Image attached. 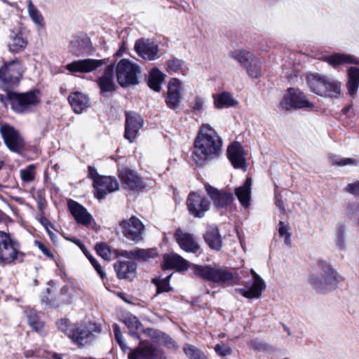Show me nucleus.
Returning a JSON list of instances; mask_svg holds the SVG:
<instances>
[{
    "label": "nucleus",
    "mask_w": 359,
    "mask_h": 359,
    "mask_svg": "<svg viewBox=\"0 0 359 359\" xmlns=\"http://www.w3.org/2000/svg\"><path fill=\"white\" fill-rule=\"evenodd\" d=\"M215 352L221 356L230 355L231 352L230 347L224 344H217L215 347Z\"/></svg>",
    "instance_id": "nucleus-54"
},
{
    "label": "nucleus",
    "mask_w": 359,
    "mask_h": 359,
    "mask_svg": "<svg viewBox=\"0 0 359 359\" xmlns=\"http://www.w3.org/2000/svg\"><path fill=\"white\" fill-rule=\"evenodd\" d=\"M309 281L316 290L327 292L333 290L339 280L337 272L331 268L330 265L324 264L321 267V273L311 275Z\"/></svg>",
    "instance_id": "nucleus-7"
},
{
    "label": "nucleus",
    "mask_w": 359,
    "mask_h": 359,
    "mask_svg": "<svg viewBox=\"0 0 359 359\" xmlns=\"http://www.w3.org/2000/svg\"><path fill=\"white\" fill-rule=\"evenodd\" d=\"M227 156L235 168L245 169V152L239 142H235L228 147Z\"/></svg>",
    "instance_id": "nucleus-22"
},
{
    "label": "nucleus",
    "mask_w": 359,
    "mask_h": 359,
    "mask_svg": "<svg viewBox=\"0 0 359 359\" xmlns=\"http://www.w3.org/2000/svg\"><path fill=\"white\" fill-rule=\"evenodd\" d=\"M27 45V41L21 33L14 34L11 36L8 43V50L11 53H18L25 50Z\"/></svg>",
    "instance_id": "nucleus-37"
},
{
    "label": "nucleus",
    "mask_w": 359,
    "mask_h": 359,
    "mask_svg": "<svg viewBox=\"0 0 359 359\" xmlns=\"http://www.w3.org/2000/svg\"><path fill=\"white\" fill-rule=\"evenodd\" d=\"M86 256L90 262L91 264L93 266L94 269L97 271V273L100 275L102 279H104L107 277L106 273L103 271L101 265L98 263V262L90 255L86 253Z\"/></svg>",
    "instance_id": "nucleus-53"
},
{
    "label": "nucleus",
    "mask_w": 359,
    "mask_h": 359,
    "mask_svg": "<svg viewBox=\"0 0 359 359\" xmlns=\"http://www.w3.org/2000/svg\"><path fill=\"white\" fill-rule=\"evenodd\" d=\"M307 84L312 92L322 97H338L341 95V83L339 81L319 74H310Z\"/></svg>",
    "instance_id": "nucleus-2"
},
{
    "label": "nucleus",
    "mask_w": 359,
    "mask_h": 359,
    "mask_svg": "<svg viewBox=\"0 0 359 359\" xmlns=\"http://www.w3.org/2000/svg\"><path fill=\"white\" fill-rule=\"evenodd\" d=\"M128 359H166L163 352L150 344L140 343L138 348L131 351Z\"/></svg>",
    "instance_id": "nucleus-16"
},
{
    "label": "nucleus",
    "mask_w": 359,
    "mask_h": 359,
    "mask_svg": "<svg viewBox=\"0 0 359 359\" xmlns=\"http://www.w3.org/2000/svg\"><path fill=\"white\" fill-rule=\"evenodd\" d=\"M113 330L114 332L115 339L120 346L121 348L123 351H126L127 350L130 349V348L125 344L123 341V337L120 327L117 324H114L113 325Z\"/></svg>",
    "instance_id": "nucleus-50"
},
{
    "label": "nucleus",
    "mask_w": 359,
    "mask_h": 359,
    "mask_svg": "<svg viewBox=\"0 0 359 359\" xmlns=\"http://www.w3.org/2000/svg\"><path fill=\"white\" fill-rule=\"evenodd\" d=\"M57 326L60 331L70 338L71 335L73 334L72 332L75 324H71L67 319L63 318L57 322Z\"/></svg>",
    "instance_id": "nucleus-47"
},
{
    "label": "nucleus",
    "mask_w": 359,
    "mask_h": 359,
    "mask_svg": "<svg viewBox=\"0 0 359 359\" xmlns=\"http://www.w3.org/2000/svg\"><path fill=\"white\" fill-rule=\"evenodd\" d=\"M69 102L76 114L81 113L89 107V98L82 93L74 92L69 95Z\"/></svg>",
    "instance_id": "nucleus-31"
},
{
    "label": "nucleus",
    "mask_w": 359,
    "mask_h": 359,
    "mask_svg": "<svg viewBox=\"0 0 359 359\" xmlns=\"http://www.w3.org/2000/svg\"><path fill=\"white\" fill-rule=\"evenodd\" d=\"M140 67L127 59H122L116 65L117 81L122 87L138 84Z\"/></svg>",
    "instance_id": "nucleus-6"
},
{
    "label": "nucleus",
    "mask_w": 359,
    "mask_h": 359,
    "mask_svg": "<svg viewBox=\"0 0 359 359\" xmlns=\"http://www.w3.org/2000/svg\"><path fill=\"white\" fill-rule=\"evenodd\" d=\"M278 233H279L280 236H282V237L285 236L287 234H291L289 232V226H288V225H286L282 221L279 222Z\"/></svg>",
    "instance_id": "nucleus-57"
},
{
    "label": "nucleus",
    "mask_w": 359,
    "mask_h": 359,
    "mask_svg": "<svg viewBox=\"0 0 359 359\" xmlns=\"http://www.w3.org/2000/svg\"><path fill=\"white\" fill-rule=\"evenodd\" d=\"M250 273L252 276L253 282L250 284V282L247 283L245 288L236 289L242 296L247 299H258L262 296V292L266 288V285L264 280L255 271L254 269L250 270Z\"/></svg>",
    "instance_id": "nucleus-14"
},
{
    "label": "nucleus",
    "mask_w": 359,
    "mask_h": 359,
    "mask_svg": "<svg viewBox=\"0 0 359 359\" xmlns=\"http://www.w3.org/2000/svg\"><path fill=\"white\" fill-rule=\"evenodd\" d=\"M35 165H29L26 168L20 170V175L21 180L26 183L31 182L35 178Z\"/></svg>",
    "instance_id": "nucleus-46"
},
{
    "label": "nucleus",
    "mask_w": 359,
    "mask_h": 359,
    "mask_svg": "<svg viewBox=\"0 0 359 359\" xmlns=\"http://www.w3.org/2000/svg\"><path fill=\"white\" fill-rule=\"evenodd\" d=\"M35 245L42 251V252L49 257H53V255L50 250L40 241H36Z\"/></svg>",
    "instance_id": "nucleus-58"
},
{
    "label": "nucleus",
    "mask_w": 359,
    "mask_h": 359,
    "mask_svg": "<svg viewBox=\"0 0 359 359\" xmlns=\"http://www.w3.org/2000/svg\"><path fill=\"white\" fill-rule=\"evenodd\" d=\"M183 349L184 353L191 359H208L204 353L193 345L187 344Z\"/></svg>",
    "instance_id": "nucleus-45"
},
{
    "label": "nucleus",
    "mask_w": 359,
    "mask_h": 359,
    "mask_svg": "<svg viewBox=\"0 0 359 359\" xmlns=\"http://www.w3.org/2000/svg\"><path fill=\"white\" fill-rule=\"evenodd\" d=\"M88 177L93 180V184H95V180L101 176L98 175L97 170L94 167L88 166Z\"/></svg>",
    "instance_id": "nucleus-59"
},
{
    "label": "nucleus",
    "mask_w": 359,
    "mask_h": 359,
    "mask_svg": "<svg viewBox=\"0 0 359 359\" xmlns=\"http://www.w3.org/2000/svg\"><path fill=\"white\" fill-rule=\"evenodd\" d=\"M114 67L109 65L104 69V74L97 80V84L102 93L113 92L115 90V83L114 81Z\"/></svg>",
    "instance_id": "nucleus-27"
},
{
    "label": "nucleus",
    "mask_w": 359,
    "mask_h": 359,
    "mask_svg": "<svg viewBox=\"0 0 359 359\" xmlns=\"http://www.w3.org/2000/svg\"><path fill=\"white\" fill-rule=\"evenodd\" d=\"M117 277L132 280L136 276L137 264L132 261H123L114 264Z\"/></svg>",
    "instance_id": "nucleus-26"
},
{
    "label": "nucleus",
    "mask_w": 359,
    "mask_h": 359,
    "mask_svg": "<svg viewBox=\"0 0 359 359\" xmlns=\"http://www.w3.org/2000/svg\"><path fill=\"white\" fill-rule=\"evenodd\" d=\"M222 140L208 124H203L194 142L192 158L201 167L217 158L222 151Z\"/></svg>",
    "instance_id": "nucleus-1"
},
{
    "label": "nucleus",
    "mask_w": 359,
    "mask_h": 359,
    "mask_svg": "<svg viewBox=\"0 0 359 359\" xmlns=\"http://www.w3.org/2000/svg\"><path fill=\"white\" fill-rule=\"evenodd\" d=\"M164 80L163 74L156 68L153 69L149 74L148 85L154 90L158 92Z\"/></svg>",
    "instance_id": "nucleus-41"
},
{
    "label": "nucleus",
    "mask_w": 359,
    "mask_h": 359,
    "mask_svg": "<svg viewBox=\"0 0 359 359\" xmlns=\"http://www.w3.org/2000/svg\"><path fill=\"white\" fill-rule=\"evenodd\" d=\"M88 43H89L88 39H82L81 41L76 40L74 41H72L71 43L72 46H71L70 50L74 55L79 56V55L83 53L85 48L84 47H82V48L79 47L78 48H74V46L78 45V46H80L82 44V45H84L85 46H88Z\"/></svg>",
    "instance_id": "nucleus-52"
},
{
    "label": "nucleus",
    "mask_w": 359,
    "mask_h": 359,
    "mask_svg": "<svg viewBox=\"0 0 359 359\" xmlns=\"http://www.w3.org/2000/svg\"><path fill=\"white\" fill-rule=\"evenodd\" d=\"M181 82L177 79H172L168 84L165 102L169 108L176 109L181 100Z\"/></svg>",
    "instance_id": "nucleus-25"
},
{
    "label": "nucleus",
    "mask_w": 359,
    "mask_h": 359,
    "mask_svg": "<svg viewBox=\"0 0 359 359\" xmlns=\"http://www.w3.org/2000/svg\"><path fill=\"white\" fill-rule=\"evenodd\" d=\"M119 229L123 235L129 241L139 243L142 240V233L144 226L135 216L128 219H123L118 223Z\"/></svg>",
    "instance_id": "nucleus-11"
},
{
    "label": "nucleus",
    "mask_w": 359,
    "mask_h": 359,
    "mask_svg": "<svg viewBox=\"0 0 359 359\" xmlns=\"http://www.w3.org/2000/svg\"><path fill=\"white\" fill-rule=\"evenodd\" d=\"M109 59H84L74 61L66 65V69L72 73H88L103 66H107Z\"/></svg>",
    "instance_id": "nucleus-13"
},
{
    "label": "nucleus",
    "mask_w": 359,
    "mask_h": 359,
    "mask_svg": "<svg viewBox=\"0 0 359 359\" xmlns=\"http://www.w3.org/2000/svg\"><path fill=\"white\" fill-rule=\"evenodd\" d=\"M172 276V274L167 276L163 278H154L152 282L156 286V293H162L165 292H169L172 288L169 285V281Z\"/></svg>",
    "instance_id": "nucleus-44"
},
{
    "label": "nucleus",
    "mask_w": 359,
    "mask_h": 359,
    "mask_svg": "<svg viewBox=\"0 0 359 359\" xmlns=\"http://www.w3.org/2000/svg\"><path fill=\"white\" fill-rule=\"evenodd\" d=\"M27 11L29 18L35 24L38 29H43L45 27L44 18L41 13L32 4V0L27 1Z\"/></svg>",
    "instance_id": "nucleus-39"
},
{
    "label": "nucleus",
    "mask_w": 359,
    "mask_h": 359,
    "mask_svg": "<svg viewBox=\"0 0 359 359\" xmlns=\"http://www.w3.org/2000/svg\"><path fill=\"white\" fill-rule=\"evenodd\" d=\"M95 188V196L97 198L102 200L108 194L117 191L119 184L115 177L111 176H102L95 180L93 184Z\"/></svg>",
    "instance_id": "nucleus-15"
},
{
    "label": "nucleus",
    "mask_w": 359,
    "mask_h": 359,
    "mask_svg": "<svg viewBox=\"0 0 359 359\" xmlns=\"http://www.w3.org/2000/svg\"><path fill=\"white\" fill-rule=\"evenodd\" d=\"M280 106L283 109L290 110L291 109L312 108L313 104L309 102L304 93L299 89L290 88L280 102Z\"/></svg>",
    "instance_id": "nucleus-10"
},
{
    "label": "nucleus",
    "mask_w": 359,
    "mask_h": 359,
    "mask_svg": "<svg viewBox=\"0 0 359 359\" xmlns=\"http://www.w3.org/2000/svg\"><path fill=\"white\" fill-rule=\"evenodd\" d=\"M175 238L180 247L186 252L195 253L199 250V245L189 233L178 229L175 233Z\"/></svg>",
    "instance_id": "nucleus-23"
},
{
    "label": "nucleus",
    "mask_w": 359,
    "mask_h": 359,
    "mask_svg": "<svg viewBox=\"0 0 359 359\" xmlns=\"http://www.w3.org/2000/svg\"><path fill=\"white\" fill-rule=\"evenodd\" d=\"M339 158L337 156H332L331 157V161L332 163L337 164L339 165H346L348 164L353 163L354 161L351 158H340L339 161L337 160Z\"/></svg>",
    "instance_id": "nucleus-56"
},
{
    "label": "nucleus",
    "mask_w": 359,
    "mask_h": 359,
    "mask_svg": "<svg viewBox=\"0 0 359 359\" xmlns=\"http://www.w3.org/2000/svg\"><path fill=\"white\" fill-rule=\"evenodd\" d=\"M143 333L149 336L155 342L167 346L168 348L177 349L178 346L175 341L168 334L154 328H147Z\"/></svg>",
    "instance_id": "nucleus-29"
},
{
    "label": "nucleus",
    "mask_w": 359,
    "mask_h": 359,
    "mask_svg": "<svg viewBox=\"0 0 359 359\" xmlns=\"http://www.w3.org/2000/svg\"><path fill=\"white\" fill-rule=\"evenodd\" d=\"M207 245L212 250L219 251L222 247V241L217 226H208L203 236Z\"/></svg>",
    "instance_id": "nucleus-30"
},
{
    "label": "nucleus",
    "mask_w": 359,
    "mask_h": 359,
    "mask_svg": "<svg viewBox=\"0 0 359 359\" xmlns=\"http://www.w3.org/2000/svg\"><path fill=\"white\" fill-rule=\"evenodd\" d=\"M347 89L348 94L353 96L359 87V69L351 67L348 69Z\"/></svg>",
    "instance_id": "nucleus-36"
},
{
    "label": "nucleus",
    "mask_w": 359,
    "mask_h": 359,
    "mask_svg": "<svg viewBox=\"0 0 359 359\" xmlns=\"http://www.w3.org/2000/svg\"><path fill=\"white\" fill-rule=\"evenodd\" d=\"M345 191L347 193L351 194H356L359 193V181L354 182L353 183L348 184L346 188Z\"/></svg>",
    "instance_id": "nucleus-55"
},
{
    "label": "nucleus",
    "mask_w": 359,
    "mask_h": 359,
    "mask_svg": "<svg viewBox=\"0 0 359 359\" xmlns=\"http://www.w3.org/2000/svg\"><path fill=\"white\" fill-rule=\"evenodd\" d=\"M123 323L128 329L129 334L134 338L139 339V332L142 330V325L137 318L133 315L127 316L124 318Z\"/></svg>",
    "instance_id": "nucleus-38"
},
{
    "label": "nucleus",
    "mask_w": 359,
    "mask_h": 359,
    "mask_svg": "<svg viewBox=\"0 0 359 359\" xmlns=\"http://www.w3.org/2000/svg\"><path fill=\"white\" fill-rule=\"evenodd\" d=\"M29 325L36 332H39L43 327V322L39 319V316L33 311H30L27 316Z\"/></svg>",
    "instance_id": "nucleus-48"
},
{
    "label": "nucleus",
    "mask_w": 359,
    "mask_h": 359,
    "mask_svg": "<svg viewBox=\"0 0 359 359\" xmlns=\"http://www.w3.org/2000/svg\"><path fill=\"white\" fill-rule=\"evenodd\" d=\"M163 266L165 269L182 271L188 269L189 262L179 255L171 253L163 256Z\"/></svg>",
    "instance_id": "nucleus-28"
},
{
    "label": "nucleus",
    "mask_w": 359,
    "mask_h": 359,
    "mask_svg": "<svg viewBox=\"0 0 359 359\" xmlns=\"http://www.w3.org/2000/svg\"><path fill=\"white\" fill-rule=\"evenodd\" d=\"M284 237V239H285V243L286 245H290V237H291V234H287V236H283Z\"/></svg>",
    "instance_id": "nucleus-64"
},
{
    "label": "nucleus",
    "mask_w": 359,
    "mask_h": 359,
    "mask_svg": "<svg viewBox=\"0 0 359 359\" xmlns=\"http://www.w3.org/2000/svg\"><path fill=\"white\" fill-rule=\"evenodd\" d=\"M276 205L281 210L282 212H285V207H284V205H283V202L280 200V199H278L277 196H276Z\"/></svg>",
    "instance_id": "nucleus-60"
},
{
    "label": "nucleus",
    "mask_w": 359,
    "mask_h": 359,
    "mask_svg": "<svg viewBox=\"0 0 359 359\" xmlns=\"http://www.w3.org/2000/svg\"><path fill=\"white\" fill-rule=\"evenodd\" d=\"M41 223L45 226L46 230H48V229H49V226L52 227V224H50V222L47 219H43L41 221Z\"/></svg>",
    "instance_id": "nucleus-61"
},
{
    "label": "nucleus",
    "mask_w": 359,
    "mask_h": 359,
    "mask_svg": "<svg viewBox=\"0 0 359 359\" xmlns=\"http://www.w3.org/2000/svg\"><path fill=\"white\" fill-rule=\"evenodd\" d=\"M192 269L196 276L220 285L229 284L234 277L232 270L216 264H194Z\"/></svg>",
    "instance_id": "nucleus-3"
},
{
    "label": "nucleus",
    "mask_w": 359,
    "mask_h": 359,
    "mask_svg": "<svg viewBox=\"0 0 359 359\" xmlns=\"http://www.w3.org/2000/svg\"><path fill=\"white\" fill-rule=\"evenodd\" d=\"M0 133L7 148L15 153L20 154L25 148V140L20 133L8 124H2Z\"/></svg>",
    "instance_id": "nucleus-9"
},
{
    "label": "nucleus",
    "mask_w": 359,
    "mask_h": 359,
    "mask_svg": "<svg viewBox=\"0 0 359 359\" xmlns=\"http://www.w3.org/2000/svg\"><path fill=\"white\" fill-rule=\"evenodd\" d=\"M24 355L26 358H31L34 355V352L32 350H27L24 352Z\"/></svg>",
    "instance_id": "nucleus-62"
},
{
    "label": "nucleus",
    "mask_w": 359,
    "mask_h": 359,
    "mask_svg": "<svg viewBox=\"0 0 359 359\" xmlns=\"http://www.w3.org/2000/svg\"><path fill=\"white\" fill-rule=\"evenodd\" d=\"M23 67L18 59L5 63L0 68V88H9L18 84L22 78Z\"/></svg>",
    "instance_id": "nucleus-8"
},
{
    "label": "nucleus",
    "mask_w": 359,
    "mask_h": 359,
    "mask_svg": "<svg viewBox=\"0 0 359 359\" xmlns=\"http://www.w3.org/2000/svg\"><path fill=\"white\" fill-rule=\"evenodd\" d=\"M8 98L12 109L18 114L29 113L40 103L38 91L11 93L8 95Z\"/></svg>",
    "instance_id": "nucleus-5"
},
{
    "label": "nucleus",
    "mask_w": 359,
    "mask_h": 359,
    "mask_svg": "<svg viewBox=\"0 0 359 359\" xmlns=\"http://www.w3.org/2000/svg\"><path fill=\"white\" fill-rule=\"evenodd\" d=\"M46 231H47L48 234L49 235L50 238L52 241H54L55 238L57 237L56 235L52 231H50L49 229H48V230H46Z\"/></svg>",
    "instance_id": "nucleus-63"
},
{
    "label": "nucleus",
    "mask_w": 359,
    "mask_h": 359,
    "mask_svg": "<svg viewBox=\"0 0 359 359\" xmlns=\"http://www.w3.org/2000/svg\"><path fill=\"white\" fill-rule=\"evenodd\" d=\"M135 50L144 60H154L158 57V46L150 39H141L136 41Z\"/></svg>",
    "instance_id": "nucleus-18"
},
{
    "label": "nucleus",
    "mask_w": 359,
    "mask_h": 359,
    "mask_svg": "<svg viewBox=\"0 0 359 359\" xmlns=\"http://www.w3.org/2000/svg\"><path fill=\"white\" fill-rule=\"evenodd\" d=\"M187 209L195 217L201 218L210 208V201L198 193L191 192L187 200Z\"/></svg>",
    "instance_id": "nucleus-12"
},
{
    "label": "nucleus",
    "mask_w": 359,
    "mask_h": 359,
    "mask_svg": "<svg viewBox=\"0 0 359 359\" xmlns=\"http://www.w3.org/2000/svg\"><path fill=\"white\" fill-rule=\"evenodd\" d=\"M25 254L19 243L10 234L0 231V265H8L16 261L22 262Z\"/></svg>",
    "instance_id": "nucleus-4"
},
{
    "label": "nucleus",
    "mask_w": 359,
    "mask_h": 359,
    "mask_svg": "<svg viewBox=\"0 0 359 359\" xmlns=\"http://www.w3.org/2000/svg\"><path fill=\"white\" fill-rule=\"evenodd\" d=\"M248 75L252 78H258L262 75L261 62L254 58L244 67Z\"/></svg>",
    "instance_id": "nucleus-43"
},
{
    "label": "nucleus",
    "mask_w": 359,
    "mask_h": 359,
    "mask_svg": "<svg viewBox=\"0 0 359 359\" xmlns=\"http://www.w3.org/2000/svg\"><path fill=\"white\" fill-rule=\"evenodd\" d=\"M324 61L333 67L342 64H359V59L351 55L335 53L332 55L325 56Z\"/></svg>",
    "instance_id": "nucleus-35"
},
{
    "label": "nucleus",
    "mask_w": 359,
    "mask_h": 359,
    "mask_svg": "<svg viewBox=\"0 0 359 359\" xmlns=\"http://www.w3.org/2000/svg\"><path fill=\"white\" fill-rule=\"evenodd\" d=\"M68 207L78 224L86 226L90 225L93 217L83 206L74 201L70 200L68 201Z\"/></svg>",
    "instance_id": "nucleus-24"
},
{
    "label": "nucleus",
    "mask_w": 359,
    "mask_h": 359,
    "mask_svg": "<svg viewBox=\"0 0 359 359\" xmlns=\"http://www.w3.org/2000/svg\"><path fill=\"white\" fill-rule=\"evenodd\" d=\"M252 179L247 177L244 184L235 189V194L240 203L245 208L250 205L251 199Z\"/></svg>",
    "instance_id": "nucleus-32"
},
{
    "label": "nucleus",
    "mask_w": 359,
    "mask_h": 359,
    "mask_svg": "<svg viewBox=\"0 0 359 359\" xmlns=\"http://www.w3.org/2000/svg\"><path fill=\"white\" fill-rule=\"evenodd\" d=\"M205 189L217 208H225L231 205L233 201V196L231 193L219 190L208 184H205Z\"/></svg>",
    "instance_id": "nucleus-20"
},
{
    "label": "nucleus",
    "mask_w": 359,
    "mask_h": 359,
    "mask_svg": "<svg viewBox=\"0 0 359 359\" xmlns=\"http://www.w3.org/2000/svg\"><path fill=\"white\" fill-rule=\"evenodd\" d=\"M156 252L154 249L149 250H120L117 252V256L123 257L128 259H137L139 260L147 261L149 258L156 256Z\"/></svg>",
    "instance_id": "nucleus-33"
},
{
    "label": "nucleus",
    "mask_w": 359,
    "mask_h": 359,
    "mask_svg": "<svg viewBox=\"0 0 359 359\" xmlns=\"http://www.w3.org/2000/svg\"><path fill=\"white\" fill-rule=\"evenodd\" d=\"M92 326L93 325L86 323L75 324L73 334L71 335L70 339L78 345H84L93 337Z\"/></svg>",
    "instance_id": "nucleus-21"
},
{
    "label": "nucleus",
    "mask_w": 359,
    "mask_h": 359,
    "mask_svg": "<svg viewBox=\"0 0 359 359\" xmlns=\"http://www.w3.org/2000/svg\"><path fill=\"white\" fill-rule=\"evenodd\" d=\"M144 123L142 116L134 112L129 111L126 114V125L124 137L130 142H133L137 136L139 130Z\"/></svg>",
    "instance_id": "nucleus-17"
},
{
    "label": "nucleus",
    "mask_w": 359,
    "mask_h": 359,
    "mask_svg": "<svg viewBox=\"0 0 359 359\" xmlns=\"http://www.w3.org/2000/svg\"><path fill=\"white\" fill-rule=\"evenodd\" d=\"M95 250L97 254L100 257H102L104 260L109 259L111 257V252L107 244L103 243L97 244L95 246Z\"/></svg>",
    "instance_id": "nucleus-51"
},
{
    "label": "nucleus",
    "mask_w": 359,
    "mask_h": 359,
    "mask_svg": "<svg viewBox=\"0 0 359 359\" xmlns=\"http://www.w3.org/2000/svg\"><path fill=\"white\" fill-rule=\"evenodd\" d=\"M167 70L169 73L175 72L182 75L187 74L185 62L177 57H172L167 61Z\"/></svg>",
    "instance_id": "nucleus-40"
},
{
    "label": "nucleus",
    "mask_w": 359,
    "mask_h": 359,
    "mask_svg": "<svg viewBox=\"0 0 359 359\" xmlns=\"http://www.w3.org/2000/svg\"><path fill=\"white\" fill-rule=\"evenodd\" d=\"M119 177L126 187L131 191H140L145 188L142 178L134 170L128 168L119 170Z\"/></svg>",
    "instance_id": "nucleus-19"
},
{
    "label": "nucleus",
    "mask_w": 359,
    "mask_h": 359,
    "mask_svg": "<svg viewBox=\"0 0 359 359\" xmlns=\"http://www.w3.org/2000/svg\"><path fill=\"white\" fill-rule=\"evenodd\" d=\"M231 57L238 61L244 68L254 58L252 53L245 50H237L230 53Z\"/></svg>",
    "instance_id": "nucleus-42"
},
{
    "label": "nucleus",
    "mask_w": 359,
    "mask_h": 359,
    "mask_svg": "<svg viewBox=\"0 0 359 359\" xmlns=\"http://www.w3.org/2000/svg\"><path fill=\"white\" fill-rule=\"evenodd\" d=\"M212 97L214 99V106L217 109L230 108L238 104V101L228 92L215 94Z\"/></svg>",
    "instance_id": "nucleus-34"
},
{
    "label": "nucleus",
    "mask_w": 359,
    "mask_h": 359,
    "mask_svg": "<svg viewBox=\"0 0 359 359\" xmlns=\"http://www.w3.org/2000/svg\"><path fill=\"white\" fill-rule=\"evenodd\" d=\"M189 106L195 114L201 113L205 108L204 100L199 96H196Z\"/></svg>",
    "instance_id": "nucleus-49"
}]
</instances>
